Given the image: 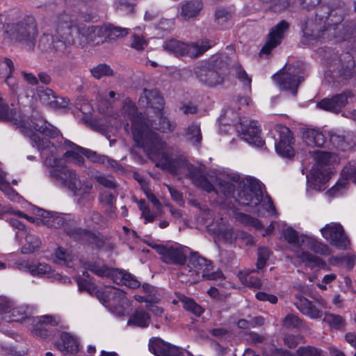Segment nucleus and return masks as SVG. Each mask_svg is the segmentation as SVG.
<instances>
[{
    "label": "nucleus",
    "instance_id": "f257e3e1",
    "mask_svg": "<svg viewBox=\"0 0 356 356\" xmlns=\"http://www.w3.org/2000/svg\"><path fill=\"white\" fill-rule=\"evenodd\" d=\"M30 139L32 145L38 150L50 149L51 154L45 158L44 165L49 168V177L51 182L59 187L67 188L69 191L74 188L80 176L75 170L62 163L61 159L54 156L56 150L54 144L48 139L41 138L35 133L31 135Z\"/></svg>",
    "mask_w": 356,
    "mask_h": 356
},
{
    "label": "nucleus",
    "instance_id": "f03ea898",
    "mask_svg": "<svg viewBox=\"0 0 356 356\" xmlns=\"http://www.w3.org/2000/svg\"><path fill=\"white\" fill-rule=\"evenodd\" d=\"M142 147L150 156L159 158L161 167L174 175L184 172L188 161L177 149L168 147L157 134H150Z\"/></svg>",
    "mask_w": 356,
    "mask_h": 356
},
{
    "label": "nucleus",
    "instance_id": "7ed1b4c3",
    "mask_svg": "<svg viewBox=\"0 0 356 356\" xmlns=\"http://www.w3.org/2000/svg\"><path fill=\"white\" fill-rule=\"evenodd\" d=\"M229 70V58L225 54L212 56L207 62L197 66L195 73L198 80L209 87L223 83Z\"/></svg>",
    "mask_w": 356,
    "mask_h": 356
},
{
    "label": "nucleus",
    "instance_id": "20e7f679",
    "mask_svg": "<svg viewBox=\"0 0 356 356\" xmlns=\"http://www.w3.org/2000/svg\"><path fill=\"white\" fill-rule=\"evenodd\" d=\"M4 28L6 34L12 41L21 44L28 50L34 49L38 29L33 17L26 16L19 20L8 22Z\"/></svg>",
    "mask_w": 356,
    "mask_h": 356
},
{
    "label": "nucleus",
    "instance_id": "39448f33",
    "mask_svg": "<svg viewBox=\"0 0 356 356\" xmlns=\"http://www.w3.org/2000/svg\"><path fill=\"white\" fill-rule=\"evenodd\" d=\"M302 36L300 42L303 45H315L332 39L343 38L345 33L336 31L333 26L321 25L314 22L313 19H306L301 22Z\"/></svg>",
    "mask_w": 356,
    "mask_h": 356
},
{
    "label": "nucleus",
    "instance_id": "423d86ee",
    "mask_svg": "<svg viewBox=\"0 0 356 356\" xmlns=\"http://www.w3.org/2000/svg\"><path fill=\"white\" fill-rule=\"evenodd\" d=\"M74 22L73 16L63 13L57 17V35L51 38V43L49 48L58 54H68V48L74 42Z\"/></svg>",
    "mask_w": 356,
    "mask_h": 356
},
{
    "label": "nucleus",
    "instance_id": "0eeeda50",
    "mask_svg": "<svg viewBox=\"0 0 356 356\" xmlns=\"http://www.w3.org/2000/svg\"><path fill=\"white\" fill-rule=\"evenodd\" d=\"M123 111L124 117L131 122L133 138L138 147H142L149 140L150 134H156L149 129L145 116L138 112L136 104L129 99H126Z\"/></svg>",
    "mask_w": 356,
    "mask_h": 356
},
{
    "label": "nucleus",
    "instance_id": "6e6552de",
    "mask_svg": "<svg viewBox=\"0 0 356 356\" xmlns=\"http://www.w3.org/2000/svg\"><path fill=\"white\" fill-rule=\"evenodd\" d=\"M212 46V42L207 38L188 44L171 39L164 42L163 48L165 51L176 56H188L195 58L203 55Z\"/></svg>",
    "mask_w": 356,
    "mask_h": 356
},
{
    "label": "nucleus",
    "instance_id": "1a4fd4ad",
    "mask_svg": "<svg viewBox=\"0 0 356 356\" xmlns=\"http://www.w3.org/2000/svg\"><path fill=\"white\" fill-rule=\"evenodd\" d=\"M329 76L336 86L347 84L353 77L356 80L355 60L349 53L342 54L333 60L330 66Z\"/></svg>",
    "mask_w": 356,
    "mask_h": 356
},
{
    "label": "nucleus",
    "instance_id": "9d476101",
    "mask_svg": "<svg viewBox=\"0 0 356 356\" xmlns=\"http://www.w3.org/2000/svg\"><path fill=\"white\" fill-rule=\"evenodd\" d=\"M234 198L240 205L252 209L256 207L263 199L260 183L251 178L240 181Z\"/></svg>",
    "mask_w": 356,
    "mask_h": 356
},
{
    "label": "nucleus",
    "instance_id": "9b49d317",
    "mask_svg": "<svg viewBox=\"0 0 356 356\" xmlns=\"http://www.w3.org/2000/svg\"><path fill=\"white\" fill-rule=\"evenodd\" d=\"M188 267L205 280H217L223 278V273L220 270L212 271V262L200 256L198 252L191 254Z\"/></svg>",
    "mask_w": 356,
    "mask_h": 356
},
{
    "label": "nucleus",
    "instance_id": "f8f14e48",
    "mask_svg": "<svg viewBox=\"0 0 356 356\" xmlns=\"http://www.w3.org/2000/svg\"><path fill=\"white\" fill-rule=\"evenodd\" d=\"M275 131L278 134V142L275 144L277 153L284 158L291 159L295 155L293 147L294 138L291 130L282 124H276Z\"/></svg>",
    "mask_w": 356,
    "mask_h": 356
},
{
    "label": "nucleus",
    "instance_id": "ddd939ff",
    "mask_svg": "<svg viewBox=\"0 0 356 356\" xmlns=\"http://www.w3.org/2000/svg\"><path fill=\"white\" fill-rule=\"evenodd\" d=\"M273 79L281 90L289 91L296 96L298 86L305 78L296 73L295 69L289 67L286 71L281 70L279 73L273 76Z\"/></svg>",
    "mask_w": 356,
    "mask_h": 356
},
{
    "label": "nucleus",
    "instance_id": "4468645a",
    "mask_svg": "<svg viewBox=\"0 0 356 356\" xmlns=\"http://www.w3.org/2000/svg\"><path fill=\"white\" fill-rule=\"evenodd\" d=\"M296 301L294 305L296 308L304 315L310 318L317 319L323 316L322 308L326 307V302L322 298H319L313 302L300 293L295 295Z\"/></svg>",
    "mask_w": 356,
    "mask_h": 356
},
{
    "label": "nucleus",
    "instance_id": "2eb2a0df",
    "mask_svg": "<svg viewBox=\"0 0 356 356\" xmlns=\"http://www.w3.org/2000/svg\"><path fill=\"white\" fill-rule=\"evenodd\" d=\"M322 236L330 242V243L339 248L346 249L350 241L345 234L343 227L337 222L327 224L321 229Z\"/></svg>",
    "mask_w": 356,
    "mask_h": 356
},
{
    "label": "nucleus",
    "instance_id": "dca6fc26",
    "mask_svg": "<svg viewBox=\"0 0 356 356\" xmlns=\"http://www.w3.org/2000/svg\"><path fill=\"white\" fill-rule=\"evenodd\" d=\"M76 222L72 218V221L67 225L65 232L70 238L78 241H85L90 244L95 245L97 248H102L104 245V238L100 236L99 234H95L88 229L77 227Z\"/></svg>",
    "mask_w": 356,
    "mask_h": 356
},
{
    "label": "nucleus",
    "instance_id": "f3484780",
    "mask_svg": "<svg viewBox=\"0 0 356 356\" xmlns=\"http://www.w3.org/2000/svg\"><path fill=\"white\" fill-rule=\"evenodd\" d=\"M236 127L242 136V139L249 144L256 147H262L264 145V140L260 136V129L255 121L238 118V125Z\"/></svg>",
    "mask_w": 356,
    "mask_h": 356
},
{
    "label": "nucleus",
    "instance_id": "a211bd4d",
    "mask_svg": "<svg viewBox=\"0 0 356 356\" xmlns=\"http://www.w3.org/2000/svg\"><path fill=\"white\" fill-rule=\"evenodd\" d=\"M330 8V22L327 26H333L336 28V31H339L345 33L343 38H338L340 40H345L349 35V31L344 29V24H342L344 17L349 12V7L343 1H338L332 3Z\"/></svg>",
    "mask_w": 356,
    "mask_h": 356
},
{
    "label": "nucleus",
    "instance_id": "6ab92c4d",
    "mask_svg": "<svg viewBox=\"0 0 356 356\" xmlns=\"http://www.w3.org/2000/svg\"><path fill=\"white\" fill-rule=\"evenodd\" d=\"M149 245L161 255L162 261L167 264L182 266L186 261V256L181 248L159 244H149Z\"/></svg>",
    "mask_w": 356,
    "mask_h": 356
},
{
    "label": "nucleus",
    "instance_id": "aec40b11",
    "mask_svg": "<svg viewBox=\"0 0 356 356\" xmlns=\"http://www.w3.org/2000/svg\"><path fill=\"white\" fill-rule=\"evenodd\" d=\"M289 24L286 20H282L270 30L268 40L261 48L260 54H268L277 46L281 44L289 31Z\"/></svg>",
    "mask_w": 356,
    "mask_h": 356
},
{
    "label": "nucleus",
    "instance_id": "412c9836",
    "mask_svg": "<svg viewBox=\"0 0 356 356\" xmlns=\"http://www.w3.org/2000/svg\"><path fill=\"white\" fill-rule=\"evenodd\" d=\"M74 22V33L79 34L86 38L88 42H92L95 44H99L106 41L105 40V28L99 26H80L75 17L73 16Z\"/></svg>",
    "mask_w": 356,
    "mask_h": 356
},
{
    "label": "nucleus",
    "instance_id": "4be33fe9",
    "mask_svg": "<svg viewBox=\"0 0 356 356\" xmlns=\"http://www.w3.org/2000/svg\"><path fill=\"white\" fill-rule=\"evenodd\" d=\"M353 97L352 91L346 90L340 94L332 96L331 98L322 99L317 103V106L323 110L338 113L348 104V98Z\"/></svg>",
    "mask_w": 356,
    "mask_h": 356
},
{
    "label": "nucleus",
    "instance_id": "5701e85b",
    "mask_svg": "<svg viewBox=\"0 0 356 356\" xmlns=\"http://www.w3.org/2000/svg\"><path fill=\"white\" fill-rule=\"evenodd\" d=\"M42 223L52 229L63 228L65 230L67 225L72 221V218L69 214L56 211H42L40 214Z\"/></svg>",
    "mask_w": 356,
    "mask_h": 356
},
{
    "label": "nucleus",
    "instance_id": "b1692460",
    "mask_svg": "<svg viewBox=\"0 0 356 356\" xmlns=\"http://www.w3.org/2000/svg\"><path fill=\"white\" fill-rule=\"evenodd\" d=\"M351 179L356 184V161L349 162L341 171V179L329 191L332 195L343 193L348 186V180Z\"/></svg>",
    "mask_w": 356,
    "mask_h": 356
},
{
    "label": "nucleus",
    "instance_id": "393cba45",
    "mask_svg": "<svg viewBox=\"0 0 356 356\" xmlns=\"http://www.w3.org/2000/svg\"><path fill=\"white\" fill-rule=\"evenodd\" d=\"M202 0H184L178 6L177 17L183 21H189L200 15L203 9Z\"/></svg>",
    "mask_w": 356,
    "mask_h": 356
},
{
    "label": "nucleus",
    "instance_id": "a878e982",
    "mask_svg": "<svg viewBox=\"0 0 356 356\" xmlns=\"http://www.w3.org/2000/svg\"><path fill=\"white\" fill-rule=\"evenodd\" d=\"M140 102L152 108L155 113H160L163 109V98L159 91L154 89H144L143 95L140 97Z\"/></svg>",
    "mask_w": 356,
    "mask_h": 356
},
{
    "label": "nucleus",
    "instance_id": "bb28decb",
    "mask_svg": "<svg viewBox=\"0 0 356 356\" xmlns=\"http://www.w3.org/2000/svg\"><path fill=\"white\" fill-rule=\"evenodd\" d=\"M70 191L77 197V203L79 204H83L86 202H89L95 198L92 192V184L89 181L82 182L81 179L75 184V187L72 188Z\"/></svg>",
    "mask_w": 356,
    "mask_h": 356
},
{
    "label": "nucleus",
    "instance_id": "cd10ccee",
    "mask_svg": "<svg viewBox=\"0 0 356 356\" xmlns=\"http://www.w3.org/2000/svg\"><path fill=\"white\" fill-rule=\"evenodd\" d=\"M329 140H327L325 147L346 151L351 148L352 143L343 134L331 131L328 133Z\"/></svg>",
    "mask_w": 356,
    "mask_h": 356
},
{
    "label": "nucleus",
    "instance_id": "c85d7f7f",
    "mask_svg": "<svg viewBox=\"0 0 356 356\" xmlns=\"http://www.w3.org/2000/svg\"><path fill=\"white\" fill-rule=\"evenodd\" d=\"M303 139L308 146L325 147L327 139L322 131L316 129H307L303 132Z\"/></svg>",
    "mask_w": 356,
    "mask_h": 356
},
{
    "label": "nucleus",
    "instance_id": "c756f323",
    "mask_svg": "<svg viewBox=\"0 0 356 356\" xmlns=\"http://www.w3.org/2000/svg\"><path fill=\"white\" fill-rule=\"evenodd\" d=\"M112 277L118 284H122L131 289H137L140 282L131 274L124 270H114Z\"/></svg>",
    "mask_w": 356,
    "mask_h": 356
},
{
    "label": "nucleus",
    "instance_id": "7c9ffc66",
    "mask_svg": "<svg viewBox=\"0 0 356 356\" xmlns=\"http://www.w3.org/2000/svg\"><path fill=\"white\" fill-rule=\"evenodd\" d=\"M83 267L99 277H112L115 270L106 265L101 264L99 261H88L83 263Z\"/></svg>",
    "mask_w": 356,
    "mask_h": 356
},
{
    "label": "nucleus",
    "instance_id": "2f4dec72",
    "mask_svg": "<svg viewBox=\"0 0 356 356\" xmlns=\"http://www.w3.org/2000/svg\"><path fill=\"white\" fill-rule=\"evenodd\" d=\"M33 323L36 327L39 326L35 330V334L42 338H45L48 336L47 330L42 327L43 325L49 324L51 325H57L58 324V321H56L54 317L50 315H45L40 317L33 318Z\"/></svg>",
    "mask_w": 356,
    "mask_h": 356
},
{
    "label": "nucleus",
    "instance_id": "473e14b6",
    "mask_svg": "<svg viewBox=\"0 0 356 356\" xmlns=\"http://www.w3.org/2000/svg\"><path fill=\"white\" fill-rule=\"evenodd\" d=\"M60 339L62 343L58 344L60 350L65 351L69 354H75L79 352V343L72 335L63 332L60 334Z\"/></svg>",
    "mask_w": 356,
    "mask_h": 356
},
{
    "label": "nucleus",
    "instance_id": "72a5a7b5",
    "mask_svg": "<svg viewBox=\"0 0 356 356\" xmlns=\"http://www.w3.org/2000/svg\"><path fill=\"white\" fill-rule=\"evenodd\" d=\"M19 118V113L17 111L13 105L11 107L3 102V99L0 96V120L6 122H16Z\"/></svg>",
    "mask_w": 356,
    "mask_h": 356
},
{
    "label": "nucleus",
    "instance_id": "f704fd0d",
    "mask_svg": "<svg viewBox=\"0 0 356 356\" xmlns=\"http://www.w3.org/2000/svg\"><path fill=\"white\" fill-rule=\"evenodd\" d=\"M150 315L144 310H136L129 317L127 324L140 327H147L149 324Z\"/></svg>",
    "mask_w": 356,
    "mask_h": 356
},
{
    "label": "nucleus",
    "instance_id": "c9c22d12",
    "mask_svg": "<svg viewBox=\"0 0 356 356\" xmlns=\"http://www.w3.org/2000/svg\"><path fill=\"white\" fill-rule=\"evenodd\" d=\"M8 322H22L30 319L26 311V307L21 306L14 307L13 305L9 309L6 316L3 317Z\"/></svg>",
    "mask_w": 356,
    "mask_h": 356
},
{
    "label": "nucleus",
    "instance_id": "e433bc0d",
    "mask_svg": "<svg viewBox=\"0 0 356 356\" xmlns=\"http://www.w3.org/2000/svg\"><path fill=\"white\" fill-rule=\"evenodd\" d=\"M302 243H303V246L305 248H309L316 253L323 255L330 254V251L329 246L316 241L314 238L309 236H303L302 238Z\"/></svg>",
    "mask_w": 356,
    "mask_h": 356
},
{
    "label": "nucleus",
    "instance_id": "4c0bfd02",
    "mask_svg": "<svg viewBox=\"0 0 356 356\" xmlns=\"http://www.w3.org/2000/svg\"><path fill=\"white\" fill-rule=\"evenodd\" d=\"M216 181L218 193H221L224 196L227 197H234L236 195H234L235 189L238 186V184H239L237 180L234 179L232 181H229L226 179H217Z\"/></svg>",
    "mask_w": 356,
    "mask_h": 356
},
{
    "label": "nucleus",
    "instance_id": "58836bf2",
    "mask_svg": "<svg viewBox=\"0 0 356 356\" xmlns=\"http://www.w3.org/2000/svg\"><path fill=\"white\" fill-rule=\"evenodd\" d=\"M170 346V343L165 342L160 338H153L149 341V349L156 356H167Z\"/></svg>",
    "mask_w": 356,
    "mask_h": 356
},
{
    "label": "nucleus",
    "instance_id": "ea45409f",
    "mask_svg": "<svg viewBox=\"0 0 356 356\" xmlns=\"http://www.w3.org/2000/svg\"><path fill=\"white\" fill-rule=\"evenodd\" d=\"M31 126L35 131H39L44 136L50 138H55L58 136L60 133L59 130L56 127L42 120L33 122Z\"/></svg>",
    "mask_w": 356,
    "mask_h": 356
},
{
    "label": "nucleus",
    "instance_id": "a19ab883",
    "mask_svg": "<svg viewBox=\"0 0 356 356\" xmlns=\"http://www.w3.org/2000/svg\"><path fill=\"white\" fill-rule=\"evenodd\" d=\"M25 244L22 248L23 254H30L40 248L41 241L35 235L27 233L25 236Z\"/></svg>",
    "mask_w": 356,
    "mask_h": 356
},
{
    "label": "nucleus",
    "instance_id": "79ce46f5",
    "mask_svg": "<svg viewBox=\"0 0 356 356\" xmlns=\"http://www.w3.org/2000/svg\"><path fill=\"white\" fill-rule=\"evenodd\" d=\"M184 136L188 141L193 145L200 143L202 140L200 124L197 123H192L189 125L186 129Z\"/></svg>",
    "mask_w": 356,
    "mask_h": 356
},
{
    "label": "nucleus",
    "instance_id": "37998d69",
    "mask_svg": "<svg viewBox=\"0 0 356 356\" xmlns=\"http://www.w3.org/2000/svg\"><path fill=\"white\" fill-rule=\"evenodd\" d=\"M157 113L159 115L158 122L155 121L152 124V127L163 133L172 132L176 127V124L171 122L166 117L163 116L162 111Z\"/></svg>",
    "mask_w": 356,
    "mask_h": 356
},
{
    "label": "nucleus",
    "instance_id": "c03bdc74",
    "mask_svg": "<svg viewBox=\"0 0 356 356\" xmlns=\"http://www.w3.org/2000/svg\"><path fill=\"white\" fill-rule=\"evenodd\" d=\"M105 28V40H113L127 35L128 29L109 24Z\"/></svg>",
    "mask_w": 356,
    "mask_h": 356
},
{
    "label": "nucleus",
    "instance_id": "a18cd8bd",
    "mask_svg": "<svg viewBox=\"0 0 356 356\" xmlns=\"http://www.w3.org/2000/svg\"><path fill=\"white\" fill-rule=\"evenodd\" d=\"M180 301L183 305V307L195 314L197 316H200L204 312V309L197 304L194 300L186 296H182L180 298Z\"/></svg>",
    "mask_w": 356,
    "mask_h": 356
},
{
    "label": "nucleus",
    "instance_id": "49530a36",
    "mask_svg": "<svg viewBox=\"0 0 356 356\" xmlns=\"http://www.w3.org/2000/svg\"><path fill=\"white\" fill-rule=\"evenodd\" d=\"M330 8L327 5H321L317 8L314 22L321 25H327L330 22Z\"/></svg>",
    "mask_w": 356,
    "mask_h": 356
},
{
    "label": "nucleus",
    "instance_id": "de8ad7c7",
    "mask_svg": "<svg viewBox=\"0 0 356 356\" xmlns=\"http://www.w3.org/2000/svg\"><path fill=\"white\" fill-rule=\"evenodd\" d=\"M254 272L252 270L244 275L241 274L240 279L245 286L253 289H259L262 283L261 280L254 275Z\"/></svg>",
    "mask_w": 356,
    "mask_h": 356
},
{
    "label": "nucleus",
    "instance_id": "09e8293b",
    "mask_svg": "<svg viewBox=\"0 0 356 356\" xmlns=\"http://www.w3.org/2000/svg\"><path fill=\"white\" fill-rule=\"evenodd\" d=\"M284 237L291 244L296 245L298 247L304 245L302 243V238L306 236L305 235L299 236L298 232L289 227L286 228L283 232Z\"/></svg>",
    "mask_w": 356,
    "mask_h": 356
},
{
    "label": "nucleus",
    "instance_id": "8fccbe9b",
    "mask_svg": "<svg viewBox=\"0 0 356 356\" xmlns=\"http://www.w3.org/2000/svg\"><path fill=\"white\" fill-rule=\"evenodd\" d=\"M92 76L97 79H100L104 76H111L113 75V70L109 65L105 63H101L96 67L90 69Z\"/></svg>",
    "mask_w": 356,
    "mask_h": 356
},
{
    "label": "nucleus",
    "instance_id": "3c124183",
    "mask_svg": "<svg viewBox=\"0 0 356 356\" xmlns=\"http://www.w3.org/2000/svg\"><path fill=\"white\" fill-rule=\"evenodd\" d=\"M79 152L86 156L90 161L93 163L105 164L106 160H108V156L104 155H99L96 152L84 147L79 148Z\"/></svg>",
    "mask_w": 356,
    "mask_h": 356
},
{
    "label": "nucleus",
    "instance_id": "603ef678",
    "mask_svg": "<svg viewBox=\"0 0 356 356\" xmlns=\"http://www.w3.org/2000/svg\"><path fill=\"white\" fill-rule=\"evenodd\" d=\"M76 280L80 291H86L91 296L94 295L97 288L95 284L81 277H76Z\"/></svg>",
    "mask_w": 356,
    "mask_h": 356
},
{
    "label": "nucleus",
    "instance_id": "864d4df0",
    "mask_svg": "<svg viewBox=\"0 0 356 356\" xmlns=\"http://www.w3.org/2000/svg\"><path fill=\"white\" fill-rule=\"evenodd\" d=\"M187 176L196 184L200 179L204 176L202 170L188 162L187 167L185 168Z\"/></svg>",
    "mask_w": 356,
    "mask_h": 356
},
{
    "label": "nucleus",
    "instance_id": "5fc2aeb1",
    "mask_svg": "<svg viewBox=\"0 0 356 356\" xmlns=\"http://www.w3.org/2000/svg\"><path fill=\"white\" fill-rule=\"evenodd\" d=\"M323 321L330 326L336 329L339 328L344 323V320L342 316L330 313H326L325 314Z\"/></svg>",
    "mask_w": 356,
    "mask_h": 356
},
{
    "label": "nucleus",
    "instance_id": "6e6d98bb",
    "mask_svg": "<svg viewBox=\"0 0 356 356\" xmlns=\"http://www.w3.org/2000/svg\"><path fill=\"white\" fill-rule=\"evenodd\" d=\"M302 324V320L293 314H288L283 320V326L287 329L299 328Z\"/></svg>",
    "mask_w": 356,
    "mask_h": 356
},
{
    "label": "nucleus",
    "instance_id": "4d7b16f0",
    "mask_svg": "<svg viewBox=\"0 0 356 356\" xmlns=\"http://www.w3.org/2000/svg\"><path fill=\"white\" fill-rule=\"evenodd\" d=\"M298 258L302 260V262H307L310 264H314V265L319 266L323 264L322 259L313 254L307 252L302 251L298 255Z\"/></svg>",
    "mask_w": 356,
    "mask_h": 356
},
{
    "label": "nucleus",
    "instance_id": "13d9d810",
    "mask_svg": "<svg viewBox=\"0 0 356 356\" xmlns=\"http://www.w3.org/2000/svg\"><path fill=\"white\" fill-rule=\"evenodd\" d=\"M297 354L298 356H325L321 349L310 346L300 347Z\"/></svg>",
    "mask_w": 356,
    "mask_h": 356
},
{
    "label": "nucleus",
    "instance_id": "bf43d9fd",
    "mask_svg": "<svg viewBox=\"0 0 356 356\" xmlns=\"http://www.w3.org/2000/svg\"><path fill=\"white\" fill-rule=\"evenodd\" d=\"M30 273L34 276H42L51 271V267L46 264H38V265H31L29 268Z\"/></svg>",
    "mask_w": 356,
    "mask_h": 356
},
{
    "label": "nucleus",
    "instance_id": "052dcab7",
    "mask_svg": "<svg viewBox=\"0 0 356 356\" xmlns=\"http://www.w3.org/2000/svg\"><path fill=\"white\" fill-rule=\"evenodd\" d=\"M258 259L257 262V267L258 269H262L269 259L270 250L267 248H259L258 249Z\"/></svg>",
    "mask_w": 356,
    "mask_h": 356
},
{
    "label": "nucleus",
    "instance_id": "680f3d73",
    "mask_svg": "<svg viewBox=\"0 0 356 356\" xmlns=\"http://www.w3.org/2000/svg\"><path fill=\"white\" fill-rule=\"evenodd\" d=\"M231 17L230 12L222 7L218 8L215 12V19L220 24L227 22Z\"/></svg>",
    "mask_w": 356,
    "mask_h": 356
},
{
    "label": "nucleus",
    "instance_id": "e2e57ef3",
    "mask_svg": "<svg viewBox=\"0 0 356 356\" xmlns=\"http://www.w3.org/2000/svg\"><path fill=\"white\" fill-rule=\"evenodd\" d=\"M37 93L42 103H49V98H53V95L55 92L49 88L38 87Z\"/></svg>",
    "mask_w": 356,
    "mask_h": 356
},
{
    "label": "nucleus",
    "instance_id": "0e129e2a",
    "mask_svg": "<svg viewBox=\"0 0 356 356\" xmlns=\"http://www.w3.org/2000/svg\"><path fill=\"white\" fill-rule=\"evenodd\" d=\"M97 181L102 186L108 188H115L117 186L113 177L111 176L99 175L95 177Z\"/></svg>",
    "mask_w": 356,
    "mask_h": 356
},
{
    "label": "nucleus",
    "instance_id": "69168bd1",
    "mask_svg": "<svg viewBox=\"0 0 356 356\" xmlns=\"http://www.w3.org/2000/svg\"><path fill=\"white\" fill-rule=\"evenodd\" d=\"M196 186L202 188L203 190L208 193H211L212 191H215L216 194H218L217 185L213 186L211 183H210L207 177L204 175L200 180L195 184Z\"/></svg>",
    "mask_w": 356,
    "mask_h": 356
},
{
    "label": "nucleus",
    "instance_id": "338daca9",
    "mask_svg": "<svg viewBox=\"0 0 356 356\" xmlns=\"http://www.w3.org/2000/svg\"><path fill=\"white\" fill-rule=\"evenodd\" d=\"M147 45V42L143 38L136 34L132 35L131 47L136 50L140 51Z\"/></svg>",
    "mask_w": 356,
    "mask_h": 356
},
{
    "label": "nucleus",
    "instance_id": "774afa93",
    "mask_svg": "<svg viewBox=\"0 0 356 356\" xmlns=\"http://www.w3.org/2000/svg\"><path fill=\"white\" fill-rule=\"evenodd\" d=\"M167 356H193L188 351L181 350L179 347L171 344Z\"/></svg>",
    "mask_w": 356,
    "mask_h": 356
}]
</instances>
